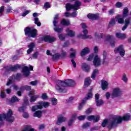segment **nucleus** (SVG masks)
Returning a JSON list of instances; mask_svg holds the SVG:
<instances>
[{
  "label": "nucleus",
  "mask_w": 131,
  "mask_h": 131,
  "mask_svg": "<svg viewBox=\"0 0 131 131\" xmlns=\"http://www.w3.org/2000/svg\"><path fill=\"white\" fill-rule=\"evenodd\" d=\"M34 21L35 24H36V25H37V26L39 27L41 25V23L39 21V19L38 18L34 17Z\"/></svg>",
  "instance_id": "obj_33"
},
{
  "label": "nucleus",
  "mask_w": 131,
  "mask_h": 131,
  "mask_svg": "<svg viewBox=\"0 0 131 131\" xmlns=\"http://www.w3.org/2000/svg\"><path fill=\"white\" fill-rule=\"evenodd\" d=\"M44 7L46 9V10H48L49 8H51V6H50V3H49V2H46L44 5Z\"/></svg>",
  "instance_id": "obj_53"
},
{
  "label": "nucleus",
  "mask_w": 131,
  "mask_h": 131,
  "mask_svg": "<svg viewBox=\"0 0 131 131\" xmlns=\"http://www.w3.org/2000/svg\"><path fill=\"white\" fill-rule=\"evenodd\" d=\"M24 102L25 105H26V106L29 105V102H28V98H27V97H24Z\"/></svg>",
  "instance_id": "obj_48"
},
{
  "label": "nucleus",
  "mask_w": 131,
  "mask_h": 131,
  "mask_svg": "<svg viewBox=\"0 0 131 131\" xmlns=\"http://www.w3.org/2000/svg\"><path fill=\"white\" fill-rule=\"evenodd\" d=\"M99 73V70L97 69L94 70L92 74L91 77L93 79L96 78V76Z\"/></svg>",
  "instance_id": "obj_30"
},
{
  "label": "nucleus",
  "mask_w": 131,
  "mask_h": 131,
  "mask_svg": "<svg viewBox=\"0 0 131 131\" xmlns=\"http://www.w3.org/2000/svg\"><path fill=\"white\" fill-rule=\"evenodd\" d=\"M122 95V91H121V89L116 88L113 89L111 97L113 99H114V98H118L121 97Z\"/></svg>",
  "instance_id": "obj_7"
},
{
  "label": "nucleus",
  "mask_w": 131,
  "mask_h": 131,
  "mask_svg": "<svg viewBox=\"0 0 131 131\" xmlns=\"http://www.w3.org/2000/svg\"><path fill=\"white\" fill-rule=\"evenodd\" d=\"M82 69L85 71V72H89L90 71V66L88 65L86 63H84L82 64Z\"/></svg>",
  "instance_id": "obj_23"
},
{
  "label": "nucleus",
  "mask_w": 131,
  "mask_h": 131,
  "mask_svg": "<svg viewBox=\"0 0 131 131\" xmlns=\"http://www.w3.org/2000/svg\"><path fill=\"white\" fill-rule=\"evenodd\" d=\"M38 95H33L31 96L30 102H31V103L35 102V101H36V99H38Z\"/></svg>",
  "instance_id": "obj_32"
},
{
  "label": "nucleus",
  "mask_w": 131,
  "mask_h": 131,
  "mask_svg": "<svg viewBox=\"0 0 131 131\" xmlns=\"http://www.w3.org/2000/svg\"><path fill=\"white\" fill-rule=\"evenodd\" d=\"M41 98L42 99V100H48V94H47V93L42 94Z\"/></svg>",
  "instance_id": "obj_44"
},
{
  "label": "nucleus",
  "mask_w": 131,
  "mask_h": 131,
  "mask_svg": "<svg viewBox=\"0 0 131 131\" xmlns=\"http://www.w3.org/2000/svg\"><path fill=\"white\" fill-rule=\"evenodd\" d=\"M76 52L75 51H74L73 53H71L70 54V58H74V57H75V54H76Z\"/></svg>",
  "instance_id": "obj_64"
},
{
  "label": "nucleus",
  "mask_w": 131,
  "mask_h": 131,
  "mask_svg": "<svg viewBox=\"0 0 131 131\" xmlns=\"http://www.w3.org/2000/svg\"><path fill=\"white\" fill-rule=\"evenodd\" d=\"M51 103H52V105H53L54 106H55V105H57V103H58L57 99L55 98H52Z\"/></svg>",
  "instance_id": "obj_45"
},
{
  "label": "nucleus",
  "mask_w": 131,
  "mask_h": 131,
  "mask_svg": "<svg viewBox=\"0 0 131 131\" xmlns=\"http://www.w3.org/2000/svg\"><path fill=\"white\" fill-rule=\"evenodd\" d=\"M41 116H42V112L40 111H36L34 114V117H38V118H40Z\"/></svg>",
  "instance_id": "obj_31"
},
{
  "label": "nucleus",
  "mask_w": 131,
  "mask_h": 131,
  "mask_svg": "<svg viewBox=\"0 0 131 131\" xmlns=\"http://www.w3.org/2000/svg\"><path fill=\"white\" fill-rule=\"evenodd\" d=\"M93 58H94V55L93 54L90 55L89 56V57L87 59V61H92L93 60Z\"/></svg>",
  "instance_id": "obj_61"
},
{
  "label": "nucleus",
  "mask_w": 131,
  "mask_h": 131,
  "mask_svg": "<svg viewBox=\"0 0 131 131\" xmlns=\"http://www.w3.org/2000/svg\"><path fill=\"white\" fill-rule=\"evenodd\" d=\"M95 98L97 106H102V105L104 104L103 100L99 99L100 98V95H99V94H96L95 96Z\"/></svg>",
  "instance_id": "obj_12"
},
{
  "label": "nucleus",
  "mask_w": 131,
  "mask_h": 131,
  "mask_svg": "<svg viewBox=\"0 0 131 131\" xmlns=\"http://www.w3.org/2000/svg\"><path fill=\"white\" fill-rule=\"evenodd\" d=\"M116 36L117 38H119V39H124L125 38H126V35L121 33H117L116 34Z\"/></svg>",
  "instance_id": "obj_21"
},
{
  "label": "nucleus",
  "mask_w": 131,
  "mask_h": 131,
  "mask_svg": "<svg viewBox=\"0 0 131 131\" xmlns=\"http://www.w3.org/2000/svg\"><path fill=\"white\" fill-rule=\"evenodd\" d=\"M85 115L79 116V117H78V119L79 120H84V119H85Z\"/></svg>",
  "instance_id": "obj_50"
},
{
  "label": "nucleus",
  "mask_w": 131,
  "mask_h": 131,
  "mask_svg": "<svg viewBox=\"0 0 131 131\" xmlns=\"http://www.w3.org/2000/svg\"><path fill=\"white\" fill-rule=\"evenodd\" d=\"M37 83H38V81L37 80L32 81L30 82V84L31 85H33V86L37 85Z\"/></svg>",
  "instance_id": "obj_46"
},
{
  "label": "nucleus",
  "mask_w": 131,
  "mask_h": 131,
  "mask_svg": "<svg viewBox=\"0 0 131 131\" xmlns=\"http://www.w3.org/2000/svg\"><path fill=\"white\" fill-rule=\"evenodd\" d=\"M13 82V79H10L8 80L7 81V83H6V85L9 86L10 84H12V83Z\"/></svg>",
  "instance_id": "obj_57"
},
{
  "label": "nucleus",
  "mask_w": 131,
  "mask_h": 131,
  "mask_svg": "<svg viewBox=\"0 0 131 131\" xmlns=\"http://www.w3.org/2000/svg\"><path fill=\"white\" fill-rule=\"evenodd\" d=\"M5 9L4 6H2L0 8V17L3 15V13H4V10Z\"/></svg>",
  "instance_id": "obj_58"
},
{
  "label": "nucleus",
  "mask_w": 131,
  "mask_h": 131,
  "mask_svg": "<svg viewBox=\"0 0 131 131\" xmlns=\"http://www.w3.org/2000/svg\"><path fill=\"white\" fill-rule=\"evenodd\" d=\"M102 64V59L98 55H95L93 58V64L95 67H99Z\"/></svg>",
  "instance_id": "obj_10"
},
{
  "label": "nucleus",
  "mask_w": 131,
  "mask_h": 131,
  "mask_svg": "<svg viewBox=\"0 0 131 131\" xmlns=\"http://www.w3.org/2000/svg\"><path fill=\"white\" fill-rule=\"evenodd\" d=\"M52 59L53 60H58L60 57H61V55L59 53H56L54 55H52Z\"/></svg>",
  "instance_id": "obj_36"
},
{
  "label": "nucleus",
  "mask_w": 131,
  "mask_h": 131,
  "mask_svg": "<svg viewBox=\"0 0 131 131\" xmlns=\"http://www.w3.org/2000/svg\"><path fill=\"white\" fill-rule=\"evenodd\" d=\"M11 102V103L19 102V98H18L17 97L14 96L12 97Z\"/></svg>",
  "instance_id": "obj_40"
},
{
  "label": "nucleus",
  "mask_w": 131,
  "mask_h": 131,
  "mask_svg": "<svg viewBox=\"0 0 131 131\" xmlns=\"http://www.w3.org/2000/svg\"><path fill=\"white\" fill-rule=\"evenodd\" d=\"M56 84L55 89L56 91L60 94H64L67 93V89H65V88H67V86H74L75 85V82L74 80L69 79H67L64 81L57 80L56 81Z\"/></svg>",
  "instance_id": "obj_1"
},
{
  "label": "nucleus",
  "mask_w": 131,
  "mask_h": 131,
  "mask_svg": "<svg viewBox=\"0 0 131 131\" xmlns=\"http://www.w3.org/2000/svg\"><path fill=\"white\" fill-rule=\"evenodd\" d=\"M130 119V116L129 114H127L124 115L122 117L120 116L114 117V119L110 122V123H112V127H117L118 124H120L122 121H128Z\"/></svg>",
  "instance_id": "obj_2"
},
{
  "label": "nucleus",
  "mask_w": 131,
  "mask_h": 131,
  "mask_svg": "<svg viewBox=\"0 0 131 131\" xmlns=\"http://www.w3.org/2000/svg\"><path fill=\"white\" fill-rule=\"evenodd\" d=\"M26 108H27V107H26V106L23 105L21 107H20V108L18 109V111H19V112H24V110H25V109H26Z\"/></svg>",
  "instance_id": "obj_52"
},
{
  "label": "nucleus",
  "mask_w": 131,
  "mask_h": 131,
  "mask_svg": "<svg viewBox=\"0 0 131 131\" xmlns=\"http://www.w3.org/2000/svg\"><path fill=\"white\" fill-rule=\"evenodd\" d=\"M78 37H79V38H81V39H88V38H93V37H92L91 35H88L86 34H79L78 35Z\"/></svg>",
  "instance_id": "obj_18"
},
{
  "label": "nucleus",
  "mask_w": 131,
  "mask_h": 131,
  "mask_svg": "<svg viewBox=\"0 0 131 131\" xmlns=\"http://www.w3.org/2000/svg\"><path fill=\"white\" fill-rule=\"evenodd\" d=\"M89 53H90V48L86 47L84 48L81 52V56L82 57L84 56V55H86V54H89Z\"/></svg>",
  "instance_id": "obj_24"
},
{
  "label": "nucleus",
  "mask_w": 131,
  "mask_h": 131,
  "mask_svg": "<svg viewBox=\"0 0 131 131\" xmlns=\"http://www.w3.org/2000/svg\"><path fill=\"white\" fill-rule=\"evenodd\" d=\"M81 27L82 29H86L88 28V27L86 26V25L84 23L81 24Z\"/></svg>",
  "instance_id": "obj_62"
},
{
  "label": "nucleus",
  "mask_w": 131,
  "mask_h": 131,
  "mask_svg": "<svg viewBox=\"0 0 131 131\" xmlns=\"http://www.w3.org/2000/svg\"><path fill=\"white\" fill-rule=\"evenodd\" d=\"M130 22H131V17H128L125 20V25L122 28V30L123 31H124V30H125V29L127 28V27H128V25L130 24Z\"/></svg>",
  "instance_id": "obj_15"
},
{
  "label": "nucleus",
  "mask_w": 131,
  "mask_h": 131,
  "mask_svg": "<svg viewBox=\"0 0 131 131\" xmlns=\"http://www.w3.org/2000/svg\"><path fill=\"white\" fill-rule=\"evenodd\" d=\"M76 117V114H74L72 116V119H71L69 121V126H71L72 125V123H73V121H74V120L75 119Z\"/></svg>",
  "instance_id": "obj_29"
},
{
  "label": "nucleus",
  "mask_w": 131,
  "mask_h": 131,
  "mask_svg": "<svg viewBox=\"0 0 131 131\" xmlns=\"http://www.w3.org/2000/svg\"><path fill=\"white\" fill-rule=\"evenodd\" d=\"M66 32H67L66 35H68L71 37H73V36L75 35V33L73 31L70 30L69 28H68L66 30Z\"/></svg>",
  "instance_id": "obj_22"
},
{
  "label": "nucleus",
  "mask_w": 131,
  "mask_h": 131,
  "mask_svg": "<svg viewBox=\"0 0 131 131\" xmlns=\"http://www.w3.org/2000/svg\"><path fill=\"white\" fill-rule=\"evenodd\" d=\"M66 121V118L64 117L62 115H60L57 119V124L58 125H61L63 122Z\"/></svg>",
  "instance_id": "obj_14"
},
{
  "label": "nucleus",
  "mask_w": 131,
  "mask_h": 131,
  "mask_svg": "<svg viewBox=\"0 0 131 131\" xmlns=\"http://www.w3.org/2000/svg\"><path fill=\"white\" fill-rule=\"evenodd\" d=\"M114 119V117H113L112 119L108 120L106 119L104 120L101 124L102 127H105L106 125H107V128H108V129H112V128H115V127H112V123H110V121H111V120H113Z\"/></svg>",
  "instance_id": "obj_9"
},
{
  "label": "nucleus",
  "mask_w": 131,
  "mask_h": 131,
  "mask_svg": "<svg viewBox=\"0 0 131 131\" xmlns=\"http://www.w3.org/2000/svg\"><path fill=\"white\" fill-rule=\"evenodd\" d=\"M23 116L24 118H28V117H29V115L28 114V113L24 112L23 113Z\"/></svg>",
  "instance_id": "obj_56"
},
{
  "label": "nucleus",
  "mask_w": 131,
  "mask_h": 131,
  "mask_svg": "<svg viewBox=\"0 0 131 131\" xmlns=\"http://www.w3.org/2000/svg\"><path fill=\"white\" fill-rule=\"evenodd\" d=\"M116 7H117V8H120L121 7H122V3H120V2H118L116 4Z\"/></svg>",
  "instance_id": "obj_60"
},
{
  "label": "nucleus",
  "mask_w": 131,
  "mask_h": 131,
  "mask_svg": "<svg viewBox=\"0 0 131 131\" xmlns=\"http://www.w3.org/2000/svg\"><path fill=\"white\" fill-rule=\"evenodd\" d=\"M114 52L115 53H118L120 55L121 57H124V55H125V51L124 50L123 45H121L117 48H115Z\"/></svg>",
  "instance_id": "obj_8"
},
{
  "label": "nucleus",
  "mask_w": 131,
  "mask_h": 131,
  "mask_svg": "<svg viewBox=\"0 0 131 131\" xmlns=\"http://www.w3.org/2000/svg\"><path fill=\"white\" fill-rule=\"evenodd\" d=\"M110 26H113L115 25V18H113L111 19V21L109 23Z\"/></svg>",
  "instance_id": "obj_43"
},
{
  "label": "nucleus",
  "mask_w": 131,
  "mask_h": 131,
  "mask_svg": "<svg viewBox=\"0 0 131 131\" xmlns=\"http://www.w3.org/2000/svg\"><path fill=\"white\" fill-rule=\"evenodd\" d=\"M90 125H91V123L90 122H86L83 125L82 127L83 128H86V127H89Z\"/></svg>",
  "instance_id": "obj_51"
},
{
  "label": "nucleus",
  "mask_w": 131,
  "mask_h": 131,
  "mask_svg": "<svg viewBox=\"0 0 131 131\" xmlns=\"http://www.w3.org/2000/svg\"><path fill=\"white\" fill-rule=\"evenodd\" d=\"M70 16L71 17H76V16H77V12L75 11L70 13Z\"/></svg>",
  "instance_id": "obj_59"
},
{
  "label": "nucleus",
  "mask_w": 131,
  "mask_h": 131,
  "mask_svg": "<svg viewBox=\"0 0 131 131\" xmlns=\"http://www.w3.org/2000/svg\"><path fill=\"white\" fill-rule=\"evenodd\" d=\"M21 91L22 90H26V91H30L31 90V87L30 86H27V85H25L23 86L20 88Z\"/></svg>",
  "instance_id": "obj_38"
},
{
  "label": "nucleus",
  "mask_w": 131,
  "mask_h": 131,
  "mask_svg": "<svg viewBox=\"0 0 131 131\" xmlns=\"http://www.w3.org/2000/svg\"><path fill=\"white\" fill-rule=\"evenodd\" d=\"M61 23L62 25L68 26V25L70 24V21H69V20H66L65 19H63L61 20Z\"/></svg>",
  "instance_id": "obj_35"
},
{
  "label": "nucleus",
  "mask_w": 131,
  "mask_h": 131,
  "mask_svg": "<svg viewBox=\"0 0 131 131\" xmlns=\"http://www.w3.org/2000/svg\"><path fill=\"white\" fill-rule=\"evenodd\" d=\"M28 47L29 49L27 50V54H29L30 53H32V52H33V48L35 47V43L31 42Z\"/></svg>",
  "instance_id": "obj_17"
},
{
  "label": "nucleus",
  "mask_w": 131,
  "mask_h": 131,
  "mask_svg": "<svg viewBox=\"0 0 131 131\" xmlns=\"http://www.w3.org/2000/svg\"><path fill=\"white\" fill-rule=\"evenodd\" d=\"M87 17L89 19H91L92 20H97L99 19V16L97 14H94L92 13H90L87 15Z\"/></svg>",
  "instance_id": "obj_20"
},
{
  "label": "nucleus",
  "mask_w": 131,
  "mask_h": 131,
  "mask_svg": "<svg viewBox=\"0 0 131 131\" xmlns=\"http://www.w3.org/2000/svg\"><path fill=\"white\" fill-rule=\"evenodd\" d=\"M108 82L106 81H105L104 80H101V88L103 91L108 89Z\"/></svg>",
  "instance_id": "obj_19"
},
{
  "label": "nucleus",
  "mask_w": 131,
  "mask_h": 131,
  "mask_svg": "<svg viewBox=\"0 0 131 131\" xmlns=\"http://www.w3.org/2000/svg\"><path fill=\"white\" fill-rule=\"evenodd\" d=\"M58 37L60 40H64L65 39V35L63 34H60L58 35Z\"/></svg>",
  "instance_id": "obj_49"
},
{
  "label": "nucleus",
  "mask_w": 131,
  "mask_h": 131,
  "mask_svg": "<svg viewBox=\"0 0 131 131\" xmlns=\"http://www.w3.org/2000/svg\"><path fill=\"white\" fill-rule=\"evenodd\" d=\"M122 80L125 82V83H127V77H126V75L125 74H123L122 77Z\"/></svg>",
  "instance_id": "obj_42"
},
{
  "label": "nucleus",
  "mask_w": 131,
  "mask_h": 131,
  "mask_svg": "<svg viewBox=\"0 0 131 131\" xmlns=\"http://www.w3.org/2000/svg\"><path fill=\"white\" fill-rule=\"evenodd\" d=\"M25 34L27 35L29 37H36V35H37V30L35 29H33V28L27 27L24 30Z\"/></svg>",
  "instance_id": "obj_4"
},
{
  "label": "nucleus",
  "mask_w": 131,
  "mask_h": 131,
  "mask_svg": "<svg viewBox=\"0 0 131 131\" xmlns=\"http://www.w3.org/2000/svg\"><path fill=\"white\" fill-rule=\"evenodd\" d=\"M23 73L24 74V75L26 76V77L29 76L30 71H29V68L28 67L25 66L23 68Z\"/></svg>",
  "instance_id": "obj_16"
},
{
  "label": "nucleus",
  "mask_w": 131,
  "mask_h": 131,
  "mask_svg": "<svg viewBox=\"0 0 131 131\" xmlns=\"http://www.w3.org/2000/svg\"><path fill=\"white\" fill-rule=\"evenodd\" d=\"M91 82H92L91 80V78L89 77L86 78L84 81V86L85 88H88V86H89V85L91 84Z\"/></svg>",
  "instance_id": "obj_26"
},
{
  "label": "nucleus",
  "mask_w": 131,
  "mask_h": 131,
  "mask_svg": "<svg viewBox=\"0 0 131 131\" xmlns=\"http://www.w3.org/2000/svg\"><path fill=\"white\" fill-rule=\"evenodd\" d=\"M29 13H30V11L27 10L26 11H25L21 15V16L23 17H25V16H26V15H28V14H29Z\"/></svg>",
  "instance_id": "obj_54"
},
{
  "label": "nucleus",
  "mask_w": 131,
  "mask_h": 131,
  "mask_svg": "<svg viewBox=\"0 0 131 131\" xmlns=\"http://www.w3.org/2000/svg\"><path fill=\"white\" fill-rule=\"evenodd\" d=\"M20 68H21L20 64H16L13 67H10L9 70V71H16V70H18V69H20Z\"/></svg>",
  "instance_id": "obj_25"
},
{
  "label": "nucleus",
  "mask_w": 131,
  "mask_h": 131,
  "mask_svg": "<svg viewBox=\"0 0 131 131\" xmlns=\"http://www.w3.org/2000/svg\"><path fill=\"white\" fill-rule=\"evenodd\" d=\"M107 40H110V39H113V36L108 35L106 36Z\"/></svg>",
  "instance_id": "obj_63"
},
{
  "label": "nucleus",
  "mask_w": 131,
  "mask_h": 131,
  "mask_svg": "<svg viewBox=\"0 0 131 131\" xmlns=\"http://www.w3.org/2000/svg\"><path fill=\"white\" fill-rule=\"evenodd\" d=\"M42 39L46 42H49L50 43H52V42L56 41L57 39L54 37H52L51 36L48 35L43 37Z\"/></svg>",
  "instance_id": "obj_11"
},
{
  "label": "nucleus",
  "mask_w": 131,
  "mask_h": 131,
  "mask_svg": "<svg viewBox=\"0 0 131 131\" xmlns=\"http://www.w3.org/2000/svg\"><path fill=\"white\" fill-rule=\"evenodd\" d=\"M81 6V2L78 1H76L74 5H72L70 3H68L66 5V10H75L77 11L78 10V8Z\"/></svg>",
  "instance_id": "obj_5"
},
{
  "label": "nucleus",
  "mask_w": 131,
  "mask_h": 131,
  "mask_svg": "<svg viewBox=\"0 0 131 131\" xmlns=\"http://www.w3.org/2000/svg\"><path fill=\"white\" fill-rule=\"evenodd\" d=\"M87 119L90 121L93 120L94 122H98V121L100 120V116H89L88 117H87Z\"/></svg>",
  "instance_id": "obj_13"
},
{
  "label": "nucleus",
  "mask_w": 131,
  "mask_h": 131,
  "mask_svg": "<svg viewBox=\"0 0 131 131\" xmlns=\"http://www.w3.org/2000/svg\"><path fill=\"white\" fill-rule=\"evenodd\" d=\"M37 56H38V52H35L32 56L33 59H36L37 58Z\"/></svg>",
  "instance_id": "obj_55"
},
{
  "label": "nucleus",
  "mask_w": 131,
  "mask_h": 131,
  "mask_svg": "<svg viewBox=\"0 0 131 131\" xmlns=\"http://www.w3.org/2000/svg\"><path fill=\"white\" fill-rule=\"evenodd\" d=\"M108 63H109V59L107 57L103 58L102 59V64H103V65H107Z\"/></svg>",
  "instance_id": "obj_37"
},
{
  "label": "nucleus",
  "mask_w": 131,
  "mask_h": 131,
  "mask_svg": "<svg viewBox=\"0 0 131 131\" xmlns=\"http://www.w3.org/2000/svg\"><path fill=\"white\" fill-rule=\"evenodd\" d=\"M116 20H117L118 23L120 24H122L123 23H124V20L123 19V18L121 17V15H118L116 17Z\"/></svg>",
  "instance_id": "obj_27"
},
{
  "label": "nucleus",
  "mask_w": 131,
  "mask_h": 131,
  "mask_svg": "<svg viewBox=\"0 0 131 131\" xmlns=\"http://www.w3.org/2000/svg\"><path fill=\"white\" fill-rule=\"evenodd\" d=\"M92 98H93V93H92V89H90V91H89V93L87 94V97L85 98V101H86V100H90V99H92Z\"/></svg>",
  "instance_id": "obj_28"
},
{
  "label": "nucleus",
  "mask_w": 131,
  "mask_h": 131,
  "mask_svg": "<svg viewBox=\"0 0 131 131\" xmlns=\"http://www.w3.org/2000/svg\"><path fill=\"white\" fill-rule=\"evenodd\" d=\"M49 106H50V103L48 102H39V105L34 106L32 107V111L34 112V111L37 110V109H42V107H44V108H48Z\"/></svg>",
  "instance_id": "obj_6"
},
{
  "label": "nucleus",
  "mask_w": 131,
  "mask_h": 131,
  "mask_svg": "<svg viewBox=\"0 0 131 131\" xmlns=\"http://www.w3.org/2000/svg\"><path fill=\"white\" fill-rule=\"evenodd\" d=\"M54 31H55V32L60 33V32H62V31H63V28L54 27Z\"/></svg>",
  "instance_id": "obj_41"
},
{
  "label": "nucleus",
  "mask_w": 131,
  "mask_h": 131,
  "mask_svg": "<svg viewBox=\"0 0 131 131\" xmlns=\"http://www.w3.org/2000/svg\"><path fill=\"white\" fill-rule=\"evenodd\" d=\"M94 35L95 36V37H97V38H101L102 37H103V34L102 33H95L94 34Z\"/></svg>",
  "instance_id": "obj_47"
},
{
  "label": "nucleus",
  "mask_w": 131,
  "mask_h": 131,
  "mask_svg": "<svg viewBox=\"0 0 131 131\" xmlns=\"http://www.w3.org/2000/svg\"><path fill=\"white\" fill-rule=\"evenodd\" d=\"M12 115L13 112L11 109H9L7 114H0V121L2 120H7L9 122H13V121H14V117H13Z\"/></svg>",
  "instance_id": "obj_3"
},
{
  "label": "nucleus",
  "mask_w": 131,
  "mask_h": 131,
  "mask_svg": "<svg viewBox=\"0 0 131 131\" xmlns=\"http://www.w3.org/2000/svg\"><path fill=\"white\" fill-rule=\"evenodd\" d=\"M128 13V8L127 7L125 8L123 11V17H127V14Z\"/></svg>",
  "instance_id": "obj_34"
},
{
  "label": "nucleus",
  "mask_w": 131,
  "mask_h": 131,
  "mask_svg": "<svg viewBox=\"0 0 131 131\" xmlns=\"http://www.w3.org/2000/svg\"><path fill=\"white\" fill-rule=\"evenodd\" d=\"M85 100H83L82 101V102L79 104L78 106L79 110H81V109H82V107H83L84 104H85Z\"/></svg>",
  "instance_id": "obj_39"
}]
</instances>
